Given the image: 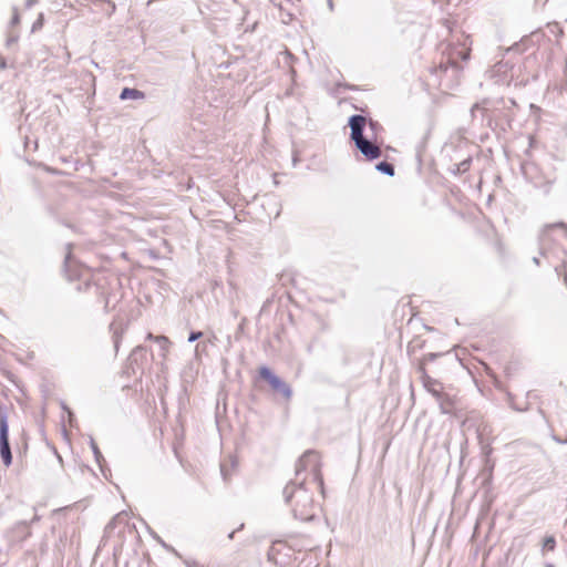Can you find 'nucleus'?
Masks as SVG:
<instances>
[{
    "label": "nucleus",
    "instance_id": "79ce46f5",
    "mask_svg": "<svg viewBox=\"0 0 567 567\" xmlns=\"http://www.w3.org/2000/svg\"><path fill=\"white\" fill-rule=\"evenodd\" d=\"M563 444H567V437L563 441Z\"/></svg>",
    "mask_w": 567,
    "mask_h": 567
},
{
    "label": "nucleus",
    "instance_id": "aec40b11",
    "mask_svg": "<svg viewBox=\"0 0 567 567\" xmlns=\"http://www.w3.org/2000/svg\"><path fill=\"white\" fill-rule=\"evenodd\" d=\"M203 336V332L200 331H192L188 336V342H195L198 339H200Z\"/></svg>",
    "mask_w": 567,
    "mask_h": 567
},
{
    "label": "nucleus",
    "instance_id": "ddd939ff",
    "mask_svg": "<svg viewBox=\"0 0 567 567\" xmlns=\"http://www.w3.org/2000/svg\"><path fill=\"white\" fill-rule=\"evenodd\" d=\"M375 169L378 172H380L381 174H384V175H388V176H394V173H395V168H394V165L386 162V161H383V162H380L375 165Z\"/></svg>",
    "mask_w": 567,
    "mask_h": 567
},
{
    "label": "nucleus",
    "instance_id": "ea45409f",
    "mask_svg": "<svg viewBox=\"0 0 567 567\" xmlns=\"http://www.w3.org/2000/svg\"><path fill=\"white\" fill-rule=\"evenodd\" d=\"M69 416L72 417V412L68 410Z\"/></svg>",
    "mask_w": 567,
    "mask_h": 567
},
{
    "label": "nucleus",
    "instance_id": "7ed1b4c3",
    "mask_svg": "<svg viewBox=\"0 0 567 567\" xmlns=\"http://www.w3.org/2000/svg\"><path fill=\"white\" fill-rule=\"evenodd\" d=\"M443 54L445 55V61L440 62V71L443 73L451 71L453 75H456L463 69L460 61L468 60L470 49L465 44L462 47L449 45Z\"/></svg>",
    "mask_w": 567,
    "mask_h": 567
},
{
    "label": "nucleus",
    "instance_id": "c85d7f7f",
    "mask_svg": "<svg viewBox=\"0 0 567 567\" xmlns=\"http://www.w3.org/2000/svg\"><path fill=\"white\" fill-rule=\"evenodd\" d=\"M118 346H120V337H118V334H115L114 336V347H115L116 351L118 350Z\"/></svg>",
    "mask_w": 567,
    "mask_h": 567
},
{
    "label": "nucleus",
    "instance_id": "6e6552de",
    "mask_svg": "<svg viewBox=\"0 0 567 567\" xmlns=\"http://www.w3.org/2000/svg\"><path fill=\"white\" fill-rule=\"evenodd\" d=\"M417 371L420 372V378L424 389L427 392H430L435 399H441L443 390L442 384L437 380L431 378L427 374L423 363H420Z\"/></svg>",
    "mask_w": 567,
    "mask_h": 567
},
{
    "label": "nucleus",
    "instance_id": "2eb2a0df",
    "mask_svg": "<svg viewBox=\"0 0 567 567\" xmlns=\"http://www.w3.org/2000/svg\"><path fill=\"white\" fill-rule=\"evenodd\" d=\"M155 342L158 343L161 350L163 351L162 355L165 357L166 352L168 351V347L171 344L168 338L165 336H158V337H156Z\"/></svg>",
    "mask_w": 567,
    "mask_h": 567
},
{
    "label": "nucleus",
    "instance_id": "c9c22d12",
    "mask_svg": "<svg viewBox=\"0 0 567 567\" xmlns=\"http://www.w3.org/2000/svg\"><path fill=\"white\" fill-rule=\"evenodd\" d=\"M236 530H233L231 533L228 534V538L229 539H233L234 538V535H235Z\"/></svg>",
    "mask_w": 567,
    "mask_h": 567
},
{
    "label": "nucleus",
    "instance_id": "7c9ffc66",
    "mask_svg": "<svg viewBox=\"0 0 567 567\" xmlns=\"http://www.w3.org/2000/svg\"><path fill=\"white\" fill-rule=\"evenodd\" d=\"M551 439H553L556 443H558V444H563V441H564V440H563V439H560L559 436H557V435H551Z\"/></svg>",
    "mask_w": 567,
    "mask_h": 567
},
{
    "label": "nucleus",
    "instance_id": "473e14b6",
    "mask_svg": "<svg viewBox=\"0 0 567 567\" xmlns=\"http://www.w3.org/2000/svg\"><path fill=\"white\" fill-rule=\"evenodd\" d=\"M156 337H157V336H154V334H152V333H148V334L146 336V339H147V340H152V341H154V342H155Z\"/></svg>",
    "mask_w": 567,
    "mask_h": 567
},
{
    "label": "nucleus",
    "instance_id": "4be33fe9",
    "mask_svg": "<svg viewBox=\"0 0 567 567\" xmlns=\"http://www.w3.org/2000/svg\"><path fill=\"white\" fill-rule=\"evenodd\" d=\"M19 22H20V17H19L18 10L14 8V9H13V16H12V18H11L10 23H11V25H16V24H18Z\"/></svg>",
    "mask_w": 567,
    "mask_h": 567
},
{
    "label": "nucleus",
    "instance_id": "f3484780",
    "mask_svg": "<svg viewBox=\"0 0 567 567\" xmlns=\"http://www.w3.org/2000/svg\"><path fill=\"white\" fill-rule=\"evenodd\" d=\"M556 547V539L554 536H547L545 539H544V544H543V548L546 549V550H554Z\"/></svg>",
    "mask_w": 567,
    "mask_h": 567
},
{
    "label": "nucleus",
    "instance_id": "a19ab883",
    "mask_svg": "<svg viewBox=\"0 0 567 567\" xmlns=\"http://www.w3.org/2000/svg\"><path fill=\"white\" fill-rule=\"evenodd\" d=\"M546 567H554V565L553 564H547Z\"/></svg>",
    "mask_w": 567,
    "mask_h": 567
},
{
    "label": "nucleus",
    "instance_id": "cd10ccee",
    "mask_svg": "<svg viewBox=\"0 0 567 567\" xmlns=\"http://www.w3.org/2000/svg\"><path fill=\"white\" fill-rule=\"evenodd\" d=\"M39 0H27L25 1V7L28 9H30L31 7H33L35 3H38Z\"/></svg>",
    "mask_w": 567,
    "mask_h": 567
},
{
    "label": "nucleus",
    "instance_id": "4c0bfd02",
    "mask_svg": "<svg viewBox=\"0 0 567 567\" xmlns=\"http://www.w3.org/2000/svg\"><path fill=\"white\" fill-rule=\"evenodd\" d=\"M38 519H39V517H38V516H34V517H33V519H32V522H35V520H38Z\"/></svg>",
    "mask_w": 567,
    "mask_h": 567
},
{
    "label": "nucleus",
    "instance_id": "423d86ee",
    "mask_svg": "<svg viewBox=\"0 0 567 567\" xmlns=\"http://www.w3.org/2000/svg\"><path fill=\"white\" fill-rule=\"evenodd\" d=\"M147 362V349L144 346H136L127 358V364L125 372L130 374H136L138 371H143L144 364Z\"/></svg>",
    "mask_w": 567,
    "mask_h": 567
},
{
    "label": "nucleus",
    "instance_id": "4468645a",
    "mask_svg": "<svg viewBox=\"0 0 567 567\" xmlns=\"http://www.w3.org/2000/svg\"><path fill=\"white\" fill-rule=\"evenodd\" d=\"M90 446L92 449V452L94 454V458H95L96 463L102 468L103 467L102 462H104V457H103V455H102L97 444L95 443V441H94V439L92 436L90 437Z\"/></svg>",
    "mask_w": 567,
    "mask_h": 567
},
{
    "label": "nucleus",
    "instance_id": "f8f14e48",
    "mask_svg": "<svg viewBox=\"0 0 567 567\" xmlns=\"http://www.w3.org/2000/svg\"><path fill=\"white\" fill-rule=\"evenodd\" d=\"M440 410L443 414H449L453 410V401L442 392V398L436 399Z\"/></svg>",
    "mask_w": 567,
    "mask_h": 567
},
{
    "label": "nucleus",
    "instance_id": "a878e982",
    "mask_svg": "<svg viewBox=\"0 0 567 567\" xmlns=\"http://www.w3.org/2000/svg\"><path fill=\"white\" fill-rule=\"evenodd\" d=\"M7 69V61L6 59L0 54V71Z\"/></svg>",
    "mask_w": 567,
    "mask_h": 567
},
{
    "label": "nucleus",
    "instance_id": "20e7f679",
    "mask_svg": "<svg viewBox=\"0 0 567 567\" xmlns=\"http://www.w3.org/2000/svg\"><path fill=\"white\" fill-rule=\"evenodd\" d=\"M0 455L6 466H10L12 464V453L9 442L8 412L6 408L0 409Z\"/></svg>",
    "mask_w": 567,
    "mask_h": 567
},
{
    "label": "nucleus",
    "instance_id": "a211bd4d",
    "mask_svg": "<svg viewBox=\"0 0 567 567\" xmlns=\"http://www.w3.org/2000/svg\"><path fill=\"white\" fill-rule=\"evenodd\" d=\"M367 124L369 125L370 131L372 132V138L375 137L377 133L382 128V126L374 120L370 118L367 121Z\"/></svg>",
    "mask_w": 567,
    "mask_h": 567
},
{
    "label": "nucleus",
    "instance_id": "f03ea898",
    "mask_svg": "<svg viewBox=\"0 0 567 567\" xmlns=\"http://www.w3.org/2000/svg\"><path fill=\"white\" fill-rule=\"evenodd\" d=\"M348 125L351 130L350 138L353 141L355 147L368 159L373 161L381 156L382 152L380 146L372 142V137L363 135L367 118L361 114L351 115L348 120Z\"/></svg>",
    "mask_w": 567,
    "mask_h": 567
},
{
    "label": "nucleus",
    "instance_id": "393cba45",
    "mask_svg": "<svg viewBox=\"0 0 567 567\" xmlns=\"http://www.w3.org/2000/svg\"><path fill=\"white\" fill-rule=\"evenodd\" d=\"M158 539V542L162 544L163 547H165L166 549L173 551L175 555L179 556L178 553L171 546H168L167 544H165L162 539H159L158 537H156Z\"/></svg>",
    "mask_w": 567,
    "mask_h": 567
},
{
    "label": "nucleus",
    "instance_id": "f257e3e1",
    "mask_svg": "<svg viewBox=\"0 0 567 567\" xmlns=\"http://www.w3.org/2000/svg\"><path fill=\"white\" fill-rule=\"evenodd\" d=\"M320 455L315 450L306 451L297 461L295 467V478L287 483L284 488V499L290 506L295 518L309 522L316 515V504L312 493L307 488V476L309 473L312 481L318 484L321 494L324 495L323 477L321 473Z\"/></svg>",
    "mask_w": 567,
    "mask_h": 567
},
{
    "label": "nucleus",
    "instance_id": "5701e85b",
    "mask_svg": "<svg viewBox=\"0 0 567 567\" xmlns=\"http://www.w3.org/2000/svg\"><path fill=\"white\" fill-rule=\"evenodd\" d=\"M184 564L187 567H203L199 563H197L196 560H193V559H184Z\"/></svg>",
    "mask_w": 567,
    "mask_h": 567
},
{
    "label": "nucleus",
    "instance_id": "9b49d317",
    "mask_svg": "<svg viewBox=\"0 0 567 567\" xmlns=\"http://www.w3.org/2000/svg\"><path fill=\"white\" fill-rule=\"evenodd\" d=\"M145 94L144 92L137 90V89H131V87H124L120 94L121 100H140L144 99Z\"/></svg>",
    "mask_w": 567,
    "mask_h": 567
},
{
    "label": "nucleus",
    "instance_id": "9d476101",
    "mask_svg": "<svg viewBox=\"0 0 567 567\" xmlns=\"http://www.w3.org/2000/svg\"><path fill=\"white\" fill-rule=\"evenodd\" d=\"M530 179L536 188L542 189L544 194H549L554 179L547 177H530Z\"/></svg>",
    "mask_w": 567,
    "mask_h": 567
},
{
    "label": "nucleus",
    "instance_id": "e433bc0d",
    "mask_svg": "<svg viewBox=\"0 0 567 567\" xmlns=\"http://www.w3.org/2000/svg\"><path fill=\"white\" fill-rule=\"evenodd\" d=\"M220 471H221V474L225 475L224 474V465H220Z\"/></svg>",
    "mask_w": 567,
    "mask_h": 567
},
{
    "label": "nucleus",
    "instance_id": "2f4dec72",
    "mask_svg": "<svg viewBox=\"0 0 567 567\" xmlns=\"http://www.w3.org/2000/svg\"><path fill=\"white\" fill-rule=\"evenodd\" d=\"M70 258H71V252L69 251L65 256V260H64V265L68 266L69 261H70Z\"/></svg>",
    "mask_w": 567,
    "mask_h": 567
},
{
    "label": "nucleus",
    "instance_id": "f704fd0d",
    "mask_svg": "<svg viewBox=\"0 0 567 567\" xmlns=\"http://www.w3.org/2000/svg\"><path fill=\"white\" fill-rule=\"evenodd\" d=\"M533 261H534L535 265H537V266L539 265V258L538 257H534Z\"/></svg>",
    "mask_w": 567,
    "mask_h": 567
},
{
    "label": "nucleus",
    "instance_id": "72a5a7b5",
    "mask_svg": "<svg viewBox=\"0 0 567 567\" xmlns=\"http://www.w3.org/2000/svg\"><path fill=\"white\" fill-rule=\"evenodd\" d=\"M328 6L330 10H333V2L332 0H328Z\"/></svg>",
    "mask_w": 567,
    "mask_h": 567
},
{
    "label": "nucleus",
    "instance_id": "b1692460",
    "mask_svg": "<svg viewBox=\"0 0 567 567\" xmlns=\"http://www.w3.org/2000/svg\"><path fill=\"white\" fill-rule=\"evenodd\" d=\"M17 41H18V35L12 34V35L8 37L6 44H7V47H11Z\"/></svg>",
    "mask_w": 567,
    "mask_h": 567
},
{
    "label": "nucleus",
    "instance_id": "58836bf2",
    "mask_svg": "<svg viewBox=\"0 0 567 567\" xmlns=\"http://www.w3.org/2000/svg\"><path fill=\"white\" fill-rule=\"evenodd\" d=\"M200 343L196 344V351H198Z\"/></svg>",
    "mask_w": 567,
    "mask_h": 567
},
{
    "label": "nucleus",
    "instance_id": "0eeeda50",
    "mask_svg": "<svg viewBox=\"0 0 567 567\" xmlns=\"http://www.w3.org/2000/svg\"><path fill=\"white\" fill-rule=\"evenodd\" d=\"M555 229H559L561 231V236L567 238V225L566 224L556 223V224L546 225L539 235V249H540V254L545 257L547 256L548 245L553 240L551 231Z\"/></svg>",
    "mask_w": 567,
    "mask_h": 567
},
{
    "label": "nucleus",
    "instance_id": "6ab92c4d",
    "mask_svg": "<svg viewBox=\"0 0 567 567\" xmlns=\"http://www.w3.org/2000/svg\"><path fill=\"white\" fill-rule=\"evenodd\" d=\"M43 25V14H40L39 18L32 24V32L41 29Z\"/></svg>",
    "mask_w": 567,
    "mask_h": 567
},
{
    "label": "nucleus",
    "instance_id": "412c9836",
    "mask_svg": "<svg viewBox=\"0 0 567 567\" xmlns=\"http://www.w3.org/2000/svg\"><path fill=\"white\" fill-rule=\"evenodd\" d=\"M439 355H440L439 353H433V352L427 353L424 355L421 363H423L425 365L426 361H434Z\"/></svg>",
    "mask_w": 567,
    "mask_h": 567
},
{
    "label": "nucleus",
    "instance_id": "39448f33",
    "mask_svg": "<svg viewBox=\"0 0 567 567\" xmlns=\"http://www.w3.org/2000/svg\"><path fill=\"white\" fill-rule=\"evenodd\" d=\"M259 375L270 384L274 391L280 393L285 399L289 400L291 398L292 390L290 385L276 375L268 367H261Z\"/></svg>",
    "mask_w": 567,
    "mask_h": 567
},
{
    "label": "nucleus",
    "instance_id": "1a4fd4ad",
    "mask_svg": "<svg viewBox=\"0 0 567 567\" xmlns=\"http://www.w3.org/2000/svg\"><path fill=\"white\" fill-rule=\"evenodd\" d=\"M127 524V513L125 511L116 514L105 526V533L111 534L117 525Z\"/></svg>",
    "mask_w": 567,
    "mask_h": 567
},
{
    "label": "nucleus",
    "instance_id": "bb28decb",
    "mask_svg": "<svg viewBox=\"0 0 567 567\" xmlns=\"http://www.w3.org/2000/svg\"><path fill=\"white\" fill-rule=\"evenodd\" d=\"M106 2L109 3L110 6V12H109V16H111L114 11H115V3L111 0H106Z\"/></svg>",
    "mask_w": 567,
    "mask_h": 567
},
{
    "label": "nucleus",
    "instance_id": "dca6fc26",
    "mask_svg": "<svg viewBox=\"0 0 567 567\" xmlns=\"http://www.w3.org/2000/svg\"><path fill=\"white\" fill-rule=\"evenodd\" d=\"M471 163H472L471 158H466V159L462 161L461 163H458L456 165V168L453 171V173L454 174H463V173L467 172L470 169Z\"/></svg>",
    "mask_w": 567,
    "mask_h": 567
},
{
    "label": "nucleus",
    "instance_id": "c756f323",
    "mask_svg": "<svg viewBox=\"0 0 567 567\" xmlns=\"http://www.w3.org/2000/svg\"><path fill=\"white\" fill-rule=\"evenodd\" d=\"M480 110V105L476 103L472 106L471 109V113L473 116H475V112Z\"/></svg>",
    "mask_w": 567,
    "mask_h": 567
}]
</instances>
